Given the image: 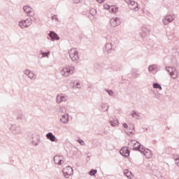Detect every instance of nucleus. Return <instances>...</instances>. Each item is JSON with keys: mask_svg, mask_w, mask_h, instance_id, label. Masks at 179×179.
<instances>
[{"mask_svg": "<svg viewBox=\"0 0 179 179\" xmlns=\"http://www.w3.org/2000/svg\"><path fill=\"white\" fill-rule=\"evenodd\" d=\"M7 128L9 129L13 135H20L22 134V127L13 124H7Z\"/></svg>", "mask_w": 179, "mask_h": 179, "instance_id": "f257e3e1", "label": "nucleus"}, {"mask_svg": "<svg viewBox=\"0 0 179 179\" xmlns=\"http://www.w3.org/2000/svg\"><path fill=\"white\" fill-rule=\"evenodd\" d=\"M75 73V68L72 66H69L62 69L60 71L61 76H64L65 78L72 75Z\"/></svg>", "mask_w": 179, "mask_h": 179, "instance_id": "f03ea898", "label": "nucleus"}, {"mask_svg": "<svg viewBox=\"0 0 179 179\" xmlns=\"http://www.w3.org/2000/svg\"><path fill=\"white\" fill-rule=\"evenodd\" d=\"M69 55L73 62H78L79 61V52H78V49L71 48L69 51Z\"/></svg>", "mask_w": 179, "mask_h": 179, "instance_id": "7ed1b4c3", "label": "nucleus"}, {"mask_svg": "<svg viewBox=\"0 0 179 179\" xmlns=\"http://www.w3.org/2000/svg\"><path fill=\"white\" fill-rule=\"evenodd\" d=\"M33 21L31 18L29 17L27 20H22L19 22V26L21 29H26V27H29L31 26Z\"/></svg>", "mask_w": 179, "mask_h": 179, "instance_id": "20e7f679", "label": "nucleus"}, {"mask_svg": "<svg viewBox=\"0 0 179 179\" xmlns=\"http://www.w3.org/2000/svg\"><path fill=\"white\" fill-rule=\"evenodd\" d=\"M62 172L64 174L66 178H69V176L73 174V169L71 166H67L66 168L63 169Z\"/></svg>", "mask_w": 179, "mask_h": 179, "instance_id": "39448f33", "label": "nucleus"}, {"mask_svg": "<svg viewBox=\"0 0 179 179\" xmlns=\"http://www.w3.org/2000/svg\"><path fill=\"white\" fill-rule=\"evenodd\" d=\"M15 115H17V120L18 121H20V122H26V116L23 115V112H22V110H17L15 112Z\"/></svg>", "mask_w": 179, "mask_h": 179, "instance_id": "423d86ee", "label": "nucleus"}, {"mask_svg": "<svg viewBox=\"0 0 179 179\" xmlns=\"http://www.w3.org/2000/svg\"><path fill=\"white\" fill-rule=\"evenodd\" d=\"M67 100H68V96H66V94H57L56 97V101L58 104H59L60 103H62L63 101H66Z\"/></svg>", "mask_w": 179, "mask_h": 179, "instance_id": "0eeeda50", "label": "nucleus"}, {"mask_svg": "<svg viewBox=\"0 0 179 179\" xmlns=\"http://www.w3.org/2000/svg\"><path fill=\"white\" fill-rule=\"evenodd\" d=\"M110 23L112 27H117L121 24V20L119 17H113L110 19Z\"/></svg>", "mask_w": 179, "mask_h": 179, "instance_id": "6e6552de", "label": "nucleus"}, {"mask_svg": "<svg viewBox=\"0 0 179 179\" xmlns=\"http://www.w3.org/2000/svg\"><path fill=\"white\" fill-rule=\"evenodd\" d=\"M23 9L24 12L27 13V16H34V10H33L31 7L29 6H24Z\"/></svg>", "mask_w": 179, "mask_h": 179, "instance_id": "1a4fd4ad", "label": "nucleus"}, {"mask_svg": "<svg viewBox=\"0 0 179 179\" xmlns=\"http://www.w3.org/2000/svg\"><path fill=\"white\" fill-rule=\"evenodd\" d=\"M64 157L61 155H55L53 158V160L55 162V164H58L59 166H61L62 164Z\"/></svg>", "mask_w": 179, "mask_h": 179, "instance_id": "9d476101", "label": "nucleus"}, {"mask_svg": "<svg viewBox=\"0 0 179 179\" xmlns=\"http://www.w3.org/2000/svg\"><path fill=\"white\" fill-rule=\"evenodd\" d=\"M129 9H131V10H135L137 12V10H139V7H138V3L135 1H131L129 3Z\"/></svg>", "mask_w": 179, "mask_h": 179, "instance_id": "9b49d317", "label": "nucleus"}, {"mask_svg": "<svg viewBox=\"0 0 179 179\" xmlns=\"http://www.w3.org/2000/svg\"><path fill=\"white\" fill-rule=\"evenodd\" d=\"M48 36L51 38L52 41H58L60 38L58 34H57L54 31H50Z\"/></svg>", "mask_w": 179, "mask_h": 179, "instance_id": "f8f14e48", "label": "nucleus"}, {"mask_svg": "<svg viewBox=\"0 0 179 179\" xmlns=\"http://www.w3.org/2000/svg\"><path fill=\"white\" fill-rule=\"evenodd\" d=\"M60 122L62 124H69V114H64L60 117Z\"/></svg>", "mask_w": 179, "mask_h": 179, "instance_id": "ddd939ff", "label": "nucleus"}, {"mask_svg": "<svg viewBox=\"0 0 179 179\" xmlns=\"http://www.w3.org/2000/svg\"><path fill=\"white\" fill-rule=\"evenodd\" d=\"M166 69L173 79H176L177 78V76L174 75V72H176V68L169 66L166 67Z\"/></svg>", "mask_w": 179, "mask_h": 179, "instance_id": "4468645a", "label": "nucleus"}, {"mask_svg": "<svg viewBox=\"0 0 179 179\" xmlns=\"http://www.w3.org/2000/svg\"><path fill=\"white\" fill-rule=\"evenodd\" d=\"M120 153L122 155V156H124V157H128V156H129L130 151L128 148L123 147L120 150Z\"/></svg>", "mask_w": 179, "mask_h": 179, "instance_id": "2eb2a0df", "label": "nucleus"}, {"mask_svg": "<svg viewBox=\"0 0 179 179\" xmlns=\"http://www.w3.org/2000/svg\"><path fill=\"white\" fill-rule=\"evenodd\" d=\"M70 86H71L73 89H80L82 87V83L77 80H73L70 83Z\"/></svg>", "mask_w": 179, "mask_h": 179, "instance_id": "dca6fc26", "label": "nucleus"}, {"mask_svg": "<svg viewBox=\"0 0 179 179\" xmlns=\"http://www.w3.org/2000/svg\"><path fill=\"white\" fill-rule=\"evenodd\" d=\"M141 152L143 153L144 156L147 159H150V157H152V151H150L149 149H145V147H143V150H141Z\"/></svg>", "mask_w": 179, "mask_h": 179, "instance_id": "f3484780", "label": "nucleus"}, {"mask_svg": "<svg viewBox=\"0 0 179 179\" xmlns=\"http://www.w3.org/2000/svg\"><path fill=\"white\" fill-rule=\"evenodd\" d=\"M31 143L34 146H38L40 145V138L36 137V136L32 135L31 138Z\"/></svg>", "mask_w": 179, "mask_h": 179, "instance_id": "a211bd4d", "label": "nucleus"}, {"mask_svg": "<svg viewBox=\"0 0 179 179\" xmlns=\"http://www.w3.org/2000/svg\"><path fill=\"white\" fill-rule=\"evenodd\" d=\"M46 138L50 141V142H58V139L52 134V132H48L46 134Z\"/></svg>", "mask_w": 179, "mask_h": 179, "instance_id": "6ab92c4d", "label": "nucleus"}, {"mask_svg": "<svg viewBox=\"0 0 179 179\" xmlns=\"http://www.w3.org/2000/svg\"><path fill=\"white\" fill-rule=\"evenodd\" d=\"M173 20H174V17H173V15H166L163 20V23L166 26L169 23H171Z\"/></svg>", "mask_w": 179, "mask_h": 179, "instance_id": "aec40b11", "label": "nucleus"}, {"mask_svg": "<svg viewBox=\"0 0 179 179\" xmlns=\"http://www.w3.org/2000/svg\"><path fill=\"white\" fill-rule=\"evenodd\" d=\"M148 71L152 73H156L159 71V67L156 64H152L149 66Z\"/></svg>", "mask_w": 179, "mask_h": 179, "instance_id": "412c9836", "label": "nucleus"}, {"mask_svg": "<svg viewBox=\"0 0 179 179\" xmlns=\"http://www.w3.org/2000/svg\"><path fill=\"white\" fill-rule=\"evenodd\" d=\"M131 76L134 79H136L137 78H139V76H141V71H139L138 69H133L132 71H131Z\"/></svg>", "mask_w": 179, "mask_h": 179, "instance_id": "4be33fe9", "label": "nucleus"}, {"mask_svg": "<svg viewBox=\"0 0 179 179\" xmlns=\"http://www.w3.org/2000/svg\"><path fill=\"white\" fill-rule=\"evenodd\" d=\"M109 124L110 125H111V127H118V124H119L118 119L110 117L109 120Z\"/></svg>", "mask_w": 179, "mask_h": 179, "instance_id": "5701e85b", "label": "nucleus"}, {"mask_svg": "<svg viewBox=\"0 0 179 179\" xmlns=\"http://www.w3.org/2000/svg\"><path fill=\"white\" fill-rule=\"evenodd\" d=\"M56 113L57 114H66V108L64 106H58L56 108Z\"/></svg>", "mask_w": 179, "mask_h": 179, "instance_id": "b1692460", "label": "nucleus"}, {"mask_svg": "<svg viewBox=\"0 0 179 179\" xmlns=\"http://www.w3.org/2000/svg\"><path fill=\"white\" fill-rule=\"evenodd\" d=\"M149 35V29L146 27H143L141 29V36L143 38H145V37L148 36Z\"/></svg>", "mask_w": 179, "mask_h": 179, "instance_id": "393cba45", "label": "nucleus"}, {"mask_svg": "<svg viewBox=\"0 0 179 179\" xmlns=\"http://www.w3.org/2000/svg\"><path fill=\"white\" fill-rule=\"evenodd\" d=\"M133 146L134 150H139V152H141V150H143V145H141V143H139V142L134 143Z\"/></svg>", "mask_w": 179, "mask_h": 179, "instance_id": "a878e982", "label": "nucleus"}, {"mask_svg": "<svg viewBox=\"0 0 179 179\" xmlns=\"http://www.w3.org/2000/svg\"><path fill=\"white\" fill-rule=\"evenodd\" d=\"M124 174L127 178L132 179V173L128 169L124 171Z\"/></svg>", "mask_w": 179, "mask_h": 179, "instance_id": "bb28decb", "label": "nucleus"}, {"mask_svg": "<svg viewBox=\"0 0 179 179\" xmlns=\"http://www.w3.org/2000/svg\"><path fill=\"white\" fill-rule=\"evenodd\" d=\"M109 12H110V13H117V12H118V8L111 6L109 8Z\"/></svg>", "mask_w": 179, "mask_h": 179, "instance_id": "cd10ccee", "label": "nucleus"}, {"mask_svg": "<svg viewBox=\"0 0 179 179\" xmlns=\"http://www.w3.org/2000/svg\"><path fill=\"white\" fill-rule=\"evenodd\" d=\"M105 47L106 51H111L113 50V44L111 43H106Z\"/></svg>", "mask_w": 179, "mask_h": 179, "instance_id": "c85d7f7f", "label": "nucleus"}, {"mask_svg": "<svg viewBox=\"0 0 179 179\" xmlns=\"http://www.w3.org/2000/svg\"><path fill=\"white\" fill-rule=\"evenodd\" d=\"M134 129H135V127L131 126L129 127V131L127 132V135H134L135 134V131H134Z\"/></svg>", "mask_w": 179, "mask_h": 179, "instance_id": "c756f323", "label": "nucleus"}, {"mask_svg": "<svg viewBox=\"0 0 179 179\" xmlns=\"http://www.w3.org/2000/svg\"><path fill=\"white\" fill-rule=\"evenodd\" d=\"M152 87L154 89H159V90H162V85H160V84L157 83H154L152 84Z\"/></svg>", "mask_w": 179, "mask_h": 179, "instance_id": "7c9ffc66", "label": "nucleus"}, {"mask_svg": "<svg viewBox=\"0 0 179 179\" xmlns=\"http://www.w3.org/2000/svg\"><path fill=\"white\" fill-rule=\"evenodd\" d=\"M131 115L133 118H135V117H141V113H139L135 110H133L131 113Z\"/></svg>", "mask_w": 179, "mask_h": 179, "instance_id": "2f4dec72", "label": "nucleus"}, {"mask_svg": "<svg viewBox=\"0 0 179 179\" xmlns=\"http://www.w3.org/2000/svg\"><path fill=\"white\" fill-rule=\"evenodd\" d=\"M173 159H174L177 166H179V155H173Z\"/></svg>", "mask_w": 179, "mask_h": 179, "instance_id": "473e14b6", "label": "nucleus"}, {"mask_svg": "<svg viewBox=\"0 0 179 179\" xmlns=\"http://www.w3.org/2000/svg\"><path fill=\"white\" fill-rule=\"evenodd\" d=\"M90 15H92V16H95L96 13H97V10L94 8H92L90 10Z\"/></svg>", "mask_w": 179, "mask_h": 179, "instance_id": "72a5a7b5", "label": "nucleus"}, {"mask_svg": "<svg viewBox=\"0 0 179 179\" xmlns=\"http://www.w3.org/2000/svg\"><path fill=\"white\" fill-rule=\"evenodd\" d=\"M41 54L43 57V58H45V57H47V58H48V55H50V52H41Z\"/></svg>", "mask_w": 179, "mask_h": 179, "instance_id": "f704fd0d", "label": "nucleus"}, {"mask_svg": "<svg viewBox=\"0 0 179 179\" xmlns=\"http://www.w3.org/2000/svg\"><path fill=\"white\" fill-rule=\"evenodd\" d=\"M108 106H107L106 103H103L102 106H101V108L102 110H103V111H108Z\"/></svg>", "mask_w": 179, "mask_h": 179, "instance_id": "c9c22d12", "label": "nucleus"}, {"mask_svg": "<svg viewBox=\"0 0 179 179\" xmlns=\"http://www.w3.org/2000/svg\"><path fill=\"white\" fill-rule=\"evenodd\" d=\"M97 173V170L96 169H92L90 172L89 174L90 176H96V173Z\"/></svg>", "mask_w": 179, "mask_h": 179, "instance_id": "e433bc0d", "label": "nucleus"}, {"mask_svg": "<svg viewBox=\"0 0 179 179\" xmlns=\"http://www.w3.org/2000/svg\"><path fill=\"white\" fill-rule=\"evenodd\" d=\"M31 72V71L27 69L24 70L23 73H24V75H26L27 76H29V75H30Z\"/></svg>", "mask_w": 179, "mask_h": 179, "instance_id": "4c0bfd02", "label": "nucleus"}, {"mask_svg": "<svg viewBox=\"0 0 179 179\" xmlns=\"http://www.w3.org/2000/svg\"><path fill=\"white\" fill-rule=\"evenodd\" d=\"M28 78H29V79H36V78H34V73L33 71H31L29 75L28 76Z\"/></svg>", "mask_w": 179, "mask_h": 179, "instance_id": "58836bf2", "label": "nucleus"}, {"mask_svg": "<svg viewBox=\"0 0 179 179\" xmlns=\"http://www.w3.org/2000/svg\"><path fill=\"white\" fill-rule=\"evenodd\" d=\"M107 93H108L109 96H114V92L111 90H106Z\"/></svg>", "mask_w": 179, "mask_h": 179, "instance_id": "ea45409f", "label": "nucleus"}, {"mask_svg": "<svg viewBox=\"0 0 179 179\" xmlns=\"http://www.w3.org/2000/svg\"><path fill=\"white\" fill-rule=\"evenodd\" d=\"M78 143H80V145H81V146H85V141L82 139H78Z\"/></svg>", "mask_w": 179, "mask_h": 179, "instance_id": "a19ab883", "label": "nucleus"}, {"mask_svg": "<svg viewBox=\"0 0 179 179\" xmlns=\"http://www.w3.org/2000/svg\"><path fill=\"white\" fill-rule=\"evenodd\" d=\"M111 6H110L108 4H105V5H103V8H104V9H106V10H110V8Z\"/></svg>", "mask_w": 179, "mask_h": 179, "instance_id": "79ce46f5", "label": "nucleus"}, {"mask_svg": "<svg viewBox=\"0 0 179 179\" xmlns=\"http://www.w3.org/2000/svg\"><path fill=\"white\" fill-rule=\"evenodd\" d=\"M54 19H55L56 22H58V17H57V15H53L52 17V20H54Z\"/></svg>", "mask_w": 179, "mask_h": 179, "instance_id": "37998d69", "label": "nucleus"}, {"mask_svg": "<svg viewBox=\"0 0 179 179\" xmlns=\"http://www.w3.org/2000/svg\"><path fill=\"white\" fill-rule=\"evenodd\" d=\"M124 2H126V3H128V5H129V3H131L132 0H124Z\"/></svg>", "mask_w": 179, "mask_h": 179, "instance_id": "c03bdc74", "label": "nucleus"}, {"mask_svg": "<svg viewBox=\"0 0 179 179\" xmlns=\"http://www.w3.org/2000/svg\"><path fill=\"white\" fill-rule=\"evenodd\" d=\"M96 2H99V3H103L106 0H96Z\"/></svg>", "mask_w": 179, "mask_h": 179, "instance_id": "a18cd8bd", "label": "nucleus"}, {"mask_svg": "<svg viewBox=\"0 0 179 179\" xmlns=\"http://www.w3.org/2000/svg\"><path fill=\"white\" fill-rule=\"evenodd\" d=\"M123 127L124 128H125L126 129H127L128 128V124L127 123H123Z\"/></svg>", "mask_w": 179, "mask_h": 179, "instance_id": "49530a36", "label": "nucleus"}, {"mask_svg": "<svg viewBox=\"0 0 179 179\" xmlns=\"http://www.w3.org/2000/svg\"><path fill=\"white\" fill-rule=\"evenodd\" d=\"M82 0H73V2H75V3H79Z\"/></svg>", "mask_w": 179, "mask_h": 179, "instance_id": "de8ad7c7", "label": "nucleus"}, {"mask_svg": "<svg viewBox=\"0 0 179 179\" xmlns=\"http://www.w3.org/2000/svg\"><path fill=\"white\" fill-rule=\"evenodd\" d=\"M90 157L87 156V159H89Z\"/></svg>", "mask_w": 179, "mask_h": 179, "instance_id": "09e8293b", "label": "nucleus"}, {"mask_svg": "<svg viewBox=\"0 0 179 179\" xmlns=\"http://www.w3.org/2000/svg\"><path fill=\"white\" fill-rule=\"evenodd\" d=\"M131 144H132V141L131 142Z\"/></svg>", "mask_w": 179, "mask_h": 179, "instance_id": "8fccbe9b", "label": "nucleus"}, {"mask_svg": "<svg viewBox=\"0 0 179 179\" xmlns=\"http://www.w3.org/2000/svg\"><path fill=\"white\" fill-rule=\"evenodd\" d=\"M0 141H1V138H0Z\"/></svg>", "mask_w": 179, "mask_h": 179, "instance_id": "3c124183", "label": "nucleus"}]
</instances>
